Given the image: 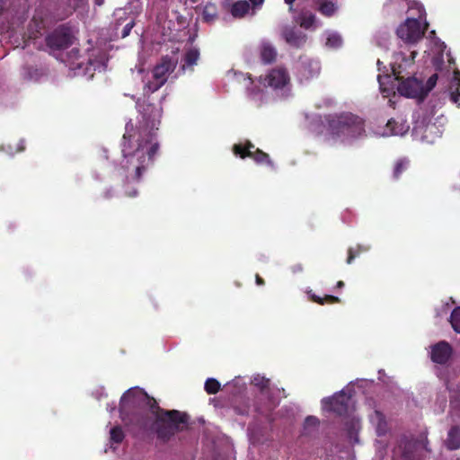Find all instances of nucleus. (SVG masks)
<instances>
[{
	"instance_id": "1",
	"label": "nucleus",
	"mask_w": 460,
	"mask_h": 460,
	"mask_svg": "<svg viewBox=\"0 0 460 460\" xmlns=\"http://www.w3.org/2000/svg\"><path fill=\"white\" fill-rule=\"evenodd\" d=\"M136 106L142 114V126L140 129H136L131 120L126 124L121 151L127 160L125 167L128 171L132 169L135 172L133 179L138 181L142 173L154 163L155 155L159 150L155 130L158 129L161 114L154 104L141 102L140 99L136 102Z\"/></svg>"
},
{
	"instance_id": "2",
	"label": "nucleus",
	"mask_w": 460,
	"mask_h": 460,
	"mask_svg": "<svg viewBox=\"0 0 460 460\" xmlns=\"http://www.w3.org/2000/svg\"><path fill=\"white\" fill-rule=\"evenodd\" d=\"M145 408L149 409L155 420L162 411H167L162 409L155 399L140 388H130L120 398V418L126 425L132 424L139 429H145L147 426Z\"/></svg>"
},
{
	"instance_id": "3",
	"label": "nucleus",
	"mask_w": 460,
	"mask_h": 460,
	"mask_svg": "<svg viewBox=\"0 0 460 460\" xmlns=\"http://www.w3.org/2000/svg\"><path fill=\"white\" fill-rule=\"evenodd\" d=\"M327 130L335 137L356 139L365 136V121L352 113L328 115L325 117Z\"/></svg>"
},
{
	"instance_id": "4",
	"label": "nucleus",
	"mask_w": 460,
	"mask_h": 460,
	"mask_svg": "<svg viewBox=\"0 0 460 460\" xmlns=\"http://www.w3.org/2000/svg\"><path fill=\"white\" fill-rule=\"evenodd\" d=\"M189 416L177 410H167L157 415L153 422V429L157 438L168 441L177 432L183 430L188 424Z\"/></svg>"
},
{
	"instance_id": "5",
	"label": "nucleus",
	"mask_w": 460,
	"mask_h": 460,
	"mask_svg": "<svg viewBox=\"0 0 460 460\" xmlns=\"http://www.w3.org/2000/svg\"><path fill=\"white\" fill-rule=\"evenodd\" d=\"M72 28L68 24H61L45 37V43L50 53L62 51L74 43Z\"/></svg>"
},
{
	"instance_id": "6",
	"label": "nucleus",
	"mask_w": 460,
	"mask_h": 460,
	"mask_svg": "<svg viewBox=\"0 0 460 460\" xmlns=\"http://www.w3.org/2000/svg\"><path fill=\"white\" fill-rule=\"evenodd\" d=\"M428 26L429 23L425 22L424 27L421 28L420 22L418 19L408 18L398 27L396 33L403 41L414 44L423 38Z\"/></svg>"
},
{
	"instance_id": "7",
	"label": "nucleus",
	"mask_w": 460,
	"mask_h": 460,
	"mask_svg": "<svg viewBox=\"0 0 460 460\" xmlns=\"http://www.w3.org/2000/svg\"><path fill=\"white\" fill-rule=\"evenodd\" d=\"M290 77L288 72L284 67H275L269 71L264 76L261 77V83L264 86L273 89H282L289 84Z\"/></svg>"
},
{
	"instance_id": "8",
	"label": "nucleus",
	"mask_w": 460,
	"mask_h": 460,
	"mask_svg": "<svg viewBox=\"0 0 460 460\" xmlns=\"http://www.w3.org/2000/svg\"><path fill=\"white\" fill-rule=\"evenodd\" d=\"M453 355V347L446 341H440L430 347V359L436 364L448 366Z\"/></svg>"
},
{
	"instance_id": "9",
	"label": "nucleus",
	"mask_w": 460,
	"mask_h": 460,
	"mask_svg": "<svg viewBox=\"0 0 460 460\" xmlns=\"http://www.w3.org/2000/svg\"><path fill=\"white\" fill-rule=\"evenodd\" d=\"M349 397L343 392L335 394L332 397L323 398L322 400L323 406L325 410L332 411L340 416L348 412Z\"/></svg>"
},
{
	"instance_id": "10",
	"label": "nucleus",
	"mask_w": 460,
	"mask_h": 460,
	"mask_svg": "<svg viewBox=\"0 0 460 460\" xmlns=\"http://www.w3.org/2000/svg\"><path fill=\"white\" fill-rule=\"evenodd\" d=\"M398 92L401 95L408 98H418L420 100L426 98V93L423 92L422 81L415 77H408L402 80L398 85Z\"/></svg>"
},
{
	"instance_id": "11",
	"label": "nucleus",
	"mask_w": 460,
	"mask_h": 460,
	"mask_svg": "<svg viewBox=\"0 0 460 460\" xmlns=\"http://www.w3.org/2000/svg\"><path fill=\"white\" fill-rule=\"evenodd\" d=\"M177 64L178 60L168 55L162 57L160 61L153 68V77L165 84L168 79V75L174 71Z\"/></svg>"
},
{
	"instance_id": "12",
	"label": "nucleus",
	"mask_w": 460,
	"mask_h": 460,
	"mask_svg": "<svg viewBox=\"0 0 460 460\" xmlns=\"http://www.w3.org/2000/svg\"><path fill=\"white\" fill-rule=\"evenodd\" d=\"M281 36L289 46L296 49L303 48L307 41V35L294 26H285Z\"/></svg>"
},
{
	"instance_id": "13",
	"label": "nucleus",
	"mask_w": 460,
	"mask_h": 460,
	"mask_svg": "<svg viewBox=\"0 0 460 460\" xmlns=\"http://www.w3.org/2000/svg\"><path fill=\"white\" fill-rule=\"evenodd\" d=\"M274 408L275 404L270 397V394H259L256 396L253 404V409L254 411L259 415L265 418H269Z\"/></svg>"
},
{
	"instance_id": "14",
	"label": "nucleus",
	"mask_w": 460,
	"mask_h": 460,
	"mask_svg": "<svg viewBox=\"0 0 460 460\" xmlns=\"http://www.w3.org/2000/svg\"><path fill=\"white\" fill-rule=\"evenodd\" d=\"M199 50L196 48L188 49L181 59V65L180 66V72L185 74L186 72H193L194 66L198 65L199 60Z\"/></svg>"
},
{
	"instance_id": "15",
	"label": "nucleus",
	"mask_w": 460,
	"mask_h": 460,
	"mask_svg": "<svg viewBox=\"0 0 460 460\" xmlns=\"http://www.w3.org/2000/svg\"><path fill=\"white\" fill-rule=\"evenodd\" d=\"M438 376L444 380L447 388L450 391V407L453 414L460 417V392L449 388V378L444 371H440Z\"/></svg>"
},
{
	"instance_id": "16",
	"label": "nucleus",
	"mask_w": 460,
	"mask_h": 460,
	"mask_svg": "<svg viewBox=\"0 0 460 460\" xmlns=\"http://www.w3.org/2000/svg\"><path fill=\"white\" fill-rule=\"evenodd\" d=\"M247 157L252 158L255 163L259 164H267L270 167H273L274 165L273 162L270 158V155L260 148H256L253 153L245 152L241 155L242 159H245Z\"/></svg>"
},
{
	"instance_id": "17",
	"label": "nucleus",
	"mask_w": 460,
	"mask_h": 460,
	"mask_svg": "<svg viewBox=\"0 0 460 460\" xmlns=\"http://www.w3.org/2000/svg\"><path fill=\"white\" fill-rule=\"evenodd\" d=\"M260 57L264 64H271L277 58V50L270 42H263L260 48Z\"/></svg>"
},
{
	"instance_id": "18",
	"label": "nucleus",
	"mask_w": 460,
	"mask_h": 460,
	"mask_svg": "<svg viewBox=\"0 0 460 460\" xmlns=\"http://www.w3.org/2000/svg\"><path fill=\"white\" fill-rule=\"evenodd\" d=\"M371 420L376 424V431L377 436L380 437L385 435L388 430V425L385 415L379 411H375Z\"/></svg>"
},
{
	"instance_id": "19",
	"label": "nucleus",
	"mask_w": 460,
	"mask_h": 460,
	"mask_svg": "<svg viewBox=\"0 0 460 460\" xmlns=\"http://www.w3.org/2000/svg\"><path fill=\"white\" fill-rule=\"evenodd\" d=\"M446 445L449 450L460 448V428L458 426H453L450 429L446 440Z\"/></svg>"
},
{
	"instance_id": "20",
	"label": "nucleus",
	"mask_w": 460,
	"mask_h": 460,
	"mask_svg": "<svg viewBox=\"0 0 460 460\" xmlns=\"http://www.w3.org/2000/svg\"><path fill=\"white\" fill-rule=\"evenodd\" d=\"M316 16L309 11L301 12L296 19V22L305 30L314 28Z\"/></svg>"
},
{
	"instance_id": "21",
	"label": "nucleus",
	"mask_w": 460,
	"mask_h": 460,
	"mask_svg": "<svg viewBox=\"0 0 460 460\" xmlns=\"http://www.w3.org/2000/svg\"><path fill=\"white\" fill-rule=\"evenodd\" d=\"M218 17L217 7L214 3H207L203 7L202 20L207 23L214 22Z\"/></svg>"
},
{
	"instance_id": "22",
	"label": "nucleus",
	"mask_w": 460,
	"mask_h": 460,
	"mask_svg": "<svg viewBox=\"0 0 460 460\" xmlns=\"http://www.w3.org/2000/svg\"><path fill=\"white\" fill-rule=\"evenodd\" d=\"M250 4L247 1H237L230 8V13L234 18H243L248 13Z\"/></svg>"
},
{
	"instance_id": "23",
	"label": "nucleus",
	"mask_w": 460,
	"mask_h": 460,
	"mask_svg": "<svg viewBox=\"0 0 460 460\" xmlns=\"http://www.w3.org/2000/svg\"><path fill=\"white\" fill-rule=\"evenodd\" d=\"M338 6L332 1L319 0L317 11L325 17H332L334 15Z\"/></svg>"
},
{
	"instance_id": "24",
	"label": "nucleus",
	"mask_w": 460,
	"mask_h": 460,
	"mask_svg": "<svg viewBox=\"0 0 460 460\" xmlns=\"http://www.w3.org/2000/svg\"><path fill=\"white\" fill-rule=\"evenodd\" d=\"M307 295L309 296V299L316 304L319 305H325V304H336L341 303V299L338 296H332V295H325L323 297H321L312 292V290L307 291Z\"/></svg>"
},
{
	"instance_id": "25",
	"label": "nucleus",
	"mask_w": 460,
	"mask_h": 460,
	"mask_svg": "<svg viewBox=\"0 0 460 460\" xmlns=\"http://www.w3.org/2000/svg\"><path fill=\"white\" fill-rule=\"evenodd\" d=\"M456 86V91L451 92L450 93V100L452 102L456 103L457 106H460L459 100H460V71L456 70L453 74V78L451 82V88Z\"/></svg>"
},
{
	"instance_id": "26",
	"label": "nucleus",
	"mask_w": 460,
	"mask_h": 460,
	"mask_svg": "<svg viewBox=\"0 0 460 460\" xmlns=\"http://www.w3.org/2000/svg\"><path fill=\"white\" fill-rule=\"evenodd\" d=\"M252 385L258 387L260 389V394L266 395L270 394V380L261 376L260 375H257L254 376L252 380Z\"/></svg>"
},
{
	"instance_id": "27",
	"label": "nucleus",
	"mask_w": 460,
	"mask_h": 460,
	"mask_svg": "<svg viewBox=\"0 0 460 460\" xmlns=\"http://www.w3.org/2000/svg\"><path fill=\"white\" fill-rule=\"evenodd\" d=\"M370 249L369 246L357 244L355 247H350L348 250L347 263L351 264L355 258L358 257L361 253L367 252Z\"/></svg>"
},
{
	"instance_id": "28",
	"label": "nucleus",
	"mask_w": 460,
	"mask_h": 460,
	"mask_svg": "<svg viewBox=\"0 0 460 460\" xmlns=\"http://www.w3.org/2000/svg\"><path fill=\"white\" fill-rule=\"evenodd\" d=\"M409 164L410 161L406 158L398 159L394 164L393 171L394 179L398 180L401 177L402 173L408 169Z\"/></svg>"
},
{
	"instance_id": "29",
	"label": "nucleus",
	"mask_w": 460,
	"mask_h": 460,
	"mask_svg": "<svg viewBox=\"0 0 460 460\" xmlns=\"http://www.w3.org/2000/svg\"><path fill=\"white\" fill-rule=\"evenodd\" d=\"M255 146L251 142L247 141L245 145L242 144H234L233 146V153L241 158L243 153L249 152L253 153L255 150Z\"/></svg>"
},
{
	"instance_id": "30",
	"label": "nucleus",
	"mask_w": 460,
	"mask_h": 460,
	"mask_svg": "<svg viewBox=\"0 0 460 460\" xmlns=\"http://www.w3.org/2000/svg\"><path fill=\"white\" fill-rule=\"evenodd\" d=\"M163 85H164V83L153 77L152 80H149L146 83L143 89L144 95H150L151 93L159 90Z\"/></svg>"
},
{
	"instance_id": "31",
	"label": "nucleus",
	"mask_w": 460,
	"mask_h": 460,
	"mask_svg": "<svg viewBox=\"0 0 460 460\" xmlns=\"http://www.w3.org/2000/svg\"><path fill=\"white\" fill-rule=\"evenodd\" d=\"M385 128L389 131L390 135H402L405 132L404 126L399 124L394 119H390L387 121Z\"/></svg>"
},
{
	"instance_id": "32",
	"label": "nucleus",
	"mask_w": 460,
	"mask_h": 460,
	"mask_svg": "<svg viewBox=\"0 0 460 460\" xmlns=\"http://www.w3.org/2000/svg\"><path fill=\"white\" fill-rule=\"evenodd\" d=\"M204 389L208 394H216L221 389V385L215 378H208L205 382Z\"/></svg>"
},
{
	"instance_id": "33",
	"label": "nucleus",
	"mask_w": 460,
	"mask_h": 460,
	"mask_svg": "<svg viewBox=\"0 0 460 460\" xmlns=\"http://www.w3.org/2000/svg\"><path fill=\"white\" fill-rule=\"evenodd\" d=\"M111 441L116 444H119L123 441L125 435L120 426L113 427L111 431Z\"/></svg>"
},
{
	"instance_id": "34",
	"label": "nucleus",
	"mask_w": 460,
	"mask_h": 460,
	"mask_svg": "<svg viewBox=\"0 0 460 460\" xmlns=\"http://www.w3.org/2000/svg\"><path fill=\"white\" fill-rule=\"evenodd\" d=\"M450 323L455 332L460 333V306L455 308L450 315Z\"/></svg>"
},
{
	"instance_id": "35",
	"label": "nucleus",
	"mask_w": 460,
	"mask_h": 460,
	"mask_svg": "<svg viewBox=\"0 0 460 460\" xmlns=\"http://www.w3.org/2000/svg\"><path fill=\"white\" fill-rule=\"evenodd\" d=\"M69 6H71V10L66 14V16L70 15L74 11L77 9H84L87 6L88 0H68Z\"/></svg>"
},
{
	"instance_id": "36",
	"label": "nucleus",
	"mask_w": 460,
	"mask_h": 460,
	"mask_svg": "<svg viewBox=\"0 0 460 460\" xmlns=\"http://www.w3.org/2000/svg\"><path fill=\"white\" fill-rule=\"evenodd\" d=\"M438 78V75L437 74H433L427 80L425 86L423 85V92L426 93V96L436 86Z\"/></svg>"
},
{
	"instance_id": "37",
	"label": "nucleus",
	"mask_w": 460,
	"mask_h": 460,
	"mask_svg": "<svg viewBox=\"0 0 460 460\" xmlns=\"http://www.w3.org/2000/svg\"><path fill=\"white\" fill-rule=\"evenodd\" d=\"M327 43L332 47H339L341 45V39L338 35H332L327 39Z\"/></svg>"
},
{
	"instance_id": "38",
	"label": "nucleus",
	"mask_w": 460,
	"mask_h": 460,
	"mask_svg": "<svg viewBox=\"0 0 460 460\" xmlns=\"http://www.w3.org/2000/svg\"><path fill=\"white\" fill-rule=\"evenodd\" d=\"M134 25H135L134 22H130L127 23L122 29L121 37L122 38L128 37L130 34V31L133 29Z\"/></svg>"
},
{
	"instance_id": "39",
	"label": "nucleus",
	"mask_w": 460,
	"mask_h": 460,
	"mask_svg": "<svg viewBox=\"0 0 460 460\" xmlns=\"http://www.w3.org/2000/svg\"><path fill=\"white\" fill-rule=\"evenodd\" d=\"M402 457L405 460H413L414 458L413 452L407 449V446H405V449L402 452Z\"/></svg>"
},
{
	"instance_id": "40",
	"label": "nucleus",
	"mask_w": 460,
	"mask_h": 460,
	"mask_svg": "<svg viewBox=\"0 0 460 460\" xmlns=\"http://www.w3.org/2000/svg\"><path fill=\"white\" fill-rule=\"evenodd\" d=\"M290 270H291L292 273L298 274V273L303 272L304 267L301 263H296V264L291 266Z\"/></svg>"
},
{
	"instance_id": "41",
	"label": "nucleus",
	"mask_w": 460,
	"mask_h": 460,
	"mask_svg": "<svg viewBox=\"0 0 460 460\" xmlns=\"http://www.w3.org/2000/svg\"><path fill=\"white\" fill-rule=\"evenodd\" d=\"M305 424L307 425H317L318 424V419L314 416H308L305 419Z\"/></svg>"
},
{
	"instance_id": "42",
	"label": "nucleus",
	"mask_w": 460,
	"mask_h": 460,
	"mask_svg": "<svg viewBox=\"0 0 460 460\" xmlns=\"http://www.w3.org/2000/svg\"><path fill=\"white\" fill-rule=\"evenodd\" d=\"M255 281L258 286H262L265 284L264 279L259 274L255 275Z\"/></svg>"
},
{
	"instance_id": "43",
	"label": "nucleus",
	"mask_w": 460,
	"mask_h": 460,
	"mask_svg": "<svg viewBox=\"0 0 460 460\" xmlns=\"http://www.w3.org/2000/svg\"><path fill=\"white\" fill-rule=\"evenodd\" d=\"M295 1L296 0H284V2L288 5L289 12L293 11V4H294Z\"/></svg>"
},
{
	"instance_id": "44",
	"label": "nucleus",
	"mask_w": 460,
	"mask_h": 460,
	"mask_svg": "<svg viewBox=\"0 0 460 460\" xmlns=\"http://www.w3.org/2000/svg\"><path fill=\"white\" fill-rule=\"evenodd\" d=\"M254 7L260 6L263 4L264 0H249Z\"/></svg>"
},
{
	"instance_id": "45",
	"label": "nucleus",
	"mask_w": 460,
	"mask_h": 460,
	"mask_svg": "<svg viewBox=\"0 0 460 460\" xmlns=\"http://www.w3.org/2000/svg\"><path fill=\"white\" fill-rule=\"evenodd\" d=\"M235 411L241 415H247L249 413V409L240 410L239 408L235 407Z\"/></svg>"
},
{
	"instance_id": "46",
	"label": "nucleus",
	"mask_w": 460,
	"mask_h": 460,
	"mask_svg": "<svg viewBox=\"0 0 460 460\" xmlns=\"http://www.w3.org/2000/svg\"><path fill=\"white\" fill-rule=\"evenodd\" d=\"M344 285H345V284H344V282H343L342 280H339V281L337 282V284H336V288H343V287H344Z\"/></svg>"
},
{
	"instance_id": "47",
	"label": "nucleus",
	"mask_w": 460,
	"mask_h": 460,
	"mask_svg": "<svg viewBox=\"0 0 460 460\" xmlns=\"http://www.w3.org/2000/svg\"><path fill=\"white\" fill-rule=\"evenodd\" d=\"M93 2L98 6H102L104 4V0H93Z\"/></svg>"
},
{
	"instance_id": "48",
	"label": "nucleus",
	"mask_w": 460,
	"mask_h": 460,
	"mask_svg": "<svg viewBox=\"0 0 460 460\" xmlns=\"http://www.w3.org/2000/svg\"><path fill=\"white\" fill-rule=\"evenodd\" d=\"M137 191L136 190H134L133 191L128 192V197H135V196H137Z\"/></svg>"
},
{
	"instance_id": "49",
	"label": "nucleus",
	"mask_w": 460,
	"mask_h": 460,
	"mask_svg": "<svg viewBox=\"0 0 460 460\" xmlns=\"http://www.w3.org/2000/svg\"><path fill=\"white\" fill-rule=\"evenodd\" d=\"M199 0H190L191 3L195 4L197 3Z\"/></svg>"
},
{
	"instance_id": "50",
	"label": "nucleus",
	"mask_w": 460,
	"mask_h": 460,
	"mask_svg": "<svg viewBox=\"0 0 460 460\" xmlns=\"http://www.w3.org/2000/svg\"><path fill=\"white\" fill-rule=\"evenodd\" d=\"M415 55H416V52H415V51H413V52L411 53L412 58H414V57H415Z\"/></svg>"
}]
</instances>
